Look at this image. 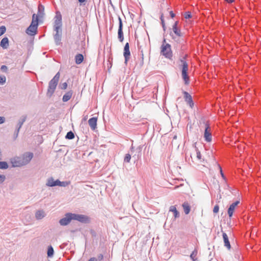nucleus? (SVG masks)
I'll return each mask as SVG.
<instances>
[{"label":"nucleus","mask_w":261,"mask_h":261,"mask_svg":"<svg viewBox=\"0 0 261 261\" xmlns=\"http://www.w3.org/2000/svg\"><path fill=\"white\" fill-rule=\"evenodd\" d=\"M84 60V56L81 54H78L75 57V63L77 64H80Z\"/></svg>","instance_id":"obj_25"},{"label":"nucleus","mask_w":261,"mask_h":261,"mask_svg":"<svg viewBox=\"0 0 261 261\" xmlns=\"http://www.w3.org/2000/svg\"><path fill=\"white\" fill-rule=\"evenodd\" d=\"M44 7L41 4H40L38 7V14L37 15L39 17L42 18L44 15Z\"/></svg>","instance_id":"obj_20"},{"label":"nucleus","mask_w":261,"mask_h":261,"mask_svg":"<svg viewBox=\"0 0 261 261\" xmlns=\"http://www.w3.org/2000/svg\"><path fill=\"white\" fill-rule=\"evenodd\" d=\"M45 212L43 210H38L35 214V217L38 220L42 219L45 217Z\"/></svg>","instance_id":"obj_23"},{"label":"nucleus","mask_w":261,"mask_h":261,"mask_svg":"<svg viewBox=\"0 0 261 261\" xmlns=\"http://www.w3.org/2000/svg\"><path fill=\"white\" fill-rule=\"evenodd\" d=\"M74 137L75 136L74 133L72 131H69L67 133L65 136V138L66 139L71 140L73 139Z\"/></svg>","instance_id":"obj_29"},{"label":"nucleus","mask_w":261,"mask_h":261,"mask_svg":"<svg viewBox=\"0 0 261 261\" xmlns=\"http://www.w3.org/2000/svg\"><path fill=\"white\" fill-rule=\"evenodd\" d=\"M192 17L191 13L190 11H187L185 14V18L186 19H189Z\"/></svg>","instance_id":"obj_38"},{"label":"nucleus","mask_w":261,"mask_h":261,"mask_svg":"<svg viewBox=\"0 0 261 261\" xmlns=\"http://www.w3.org/2000/svg\"><path fill=\"white\" fill-rule=\"evenodd\" d=\"M228 3H232L234 0H225Z\"/></svg>","instance_id":"obj_51"},{"label":"nucleus","mask_w":261,"mask_h":261,"mask_svg":"<svg viewBox=\"0 0 261 261\" xmlns=\"http://www.w3.org/2000/svg\"><path fill=\"white\" fill-rule=\"evenodd\" d=\"M131 159V155L129 153H127L125 154V156L124 159V162L125 163H129Z\"/></svg>","instance_id":"obj_33"},{"label":"nucleus","mask_w":261,"mask_h":261,"mask_svg":"<svg viewBox=\"0 0 261 261\" xmlns=\"http://www.w3.org/2000/svg\"><path fill=\"white\" fill-rule=\"evenodd\" d=\"M123 56L125 59L124 63L126 64L130 56V52L129 51V45L128 42L126 43L124 45Z\"/></svg>","instance_id":"obj_9"},{"label":"nucleus","mask_w":261,"mask_h":261,"mask_svg":"<svg viewBox=\"0 0 261 261\" xmlns=\"http://www.w3.org/2000/svg\"><path fill=\"white\" fill-rule=\"evenodd\" d=\"M239 203L240 201L237 200L230 205L227 211L228 215L230 218H231L232 216L233 213L236 206H237Z\"/></svg>","instance_id":"obj_14"},{"label":"nucleus","mask_w":261,"mask_h":261,"mask_svg":"<svg viewBox=\"0 0 261 261\" xmlns=\"http://www.w3.org/2000/svg\"><path fill=\"white\" fill-rule=\"evenodd\" d=\"M142 148H143V146L141 145H140L136 148V151L137 153V158H138L141 157V151L142 150Z\"/></svg>","instance_id":"obj_32"},{"label":"nucleus","mask_w":261,"mask_h":261,"mask_svg":"<svg viewBox=\"0 0 261 261\" xmlns=\"http://www.w3.org/2000/svg\"><path fill=\"white\" fill-rule=\"evenodd\" d=\"M170 16L172 17V18H173L175 17V14L173 13V11H171L170 12Z\"/></svg>","instance_id":"obj_48"},{"label":"nucleus","mask_w":261,"mask_h":261,"mask_svg":"<svg viewBox=\"0 0 261 261\" xmlns=\"http://www.w3.org/2000/svg\"><path fill=\"white\" fill-rule=\"evenodd\" d=\"M73 92L72 91H69L66 92L63 96L62 100L63 102L68 101L71 97Z\"/></svg>","instance_id":"obj_21"},{"label":"nucleus","mask_w":261,"mask_h":261,"mask_svg":"<svg viewBox=\"0 0 261 261\" xmlns=\"http://www.w3.org/2000/svg\"><path fill=\"white\" fill-rule=\"evenodd\" d=\"M97 118L96 117H92L88 120V123L92 130H95L97 126Z\"/></svg>","instance_id":"obj_16"},{"label":"nucleus","mask_w":261,"mask_h":261,"mask_svg":"<svg viewBox=\"0 0 261 261\" xmlns=\"http://www.w3.org/2000/svg\"><path fill=\"white\" fill-rule=\"evenodd\" d=\"M6 31V28L4 25H2L0 27V36L3 35Z\"/></svg>","instance_id":"obj_36"},{"label":"nucleus","mask_w":261,"mask_h":261,"mask_svg":"<svg viewBox=\"0 0 261 261\" xmlns=\"http://www.w3.org/2000/svg\"><path fill=\"white\" fill-rule=\"evenodd\" d=\"M69 182L66 181H61L59 179H58V186L65 187L69 185Z\"/></svg>","instance_id":"obj_31"},{"label":"nucleus","mask_w":261,"mask_h":261,"mask_svg":"<svg viewBox=\"0 0 261 261\" xmlns=\"http://www.w3.org/2000/svg\"><path fill=\"white\" fill-rule=\"evenodd\" d=\"M11 163L13 167H18L24 166L21 158L19 157H16L12 159Z\"/></svg>","instance_id":"obj_11"},{"label":"nucleus","mask_w":261,"mask_h":261,"mask_svg":"<svg viewBox=\"0 0 261 261\" xmlns=\"http://www.w3.org/2000/svg\"><path fill=\"white\" fill-rule=\"evenodd\" d=\"M38 26V23L35 22V21L31 22V24L26 30V33L30 36L35 35L37 33Z\"/></svg>","instance_id":"obj_5"},{"label":"nucleus","mask_w":261,"mask_h":261,"mask_svg":"<svg viewBox=\"0 0 261 261\" xmlns=\"http://www.w3.org/2000/svg\"><path fill=\"white\" fill-rule=\"evenodd\" d=\"M39 17L37 15H36L35 14H34L32 16V22L35 21V22H37L38 23V20H39Z\"/></svg>","instance_id":"obj_35"},{"label":"nucleus","mask_w":261,"mask_h":261,"mask_svg":"<svg viewBox=\"0 0 261 261\" xmlns=\"http://www.w3.org/2000/svg\"><path fill=\"white\" fill-rule=\"evenodd\" d=\"M166 43L165 39L163 41V44L161 46V54L166 58L171 59L172 57V52L171 48V45L169 43Z\"/></svg>","instance_id":"obj_4"},{"label":"nucleus","mask_w":261,"mask_h":261,"mask_svg":"<svg viewBox=\"0 0 261 261\" xmlns=\"http://www.w3.org/2000/svg\"><path fill=\"white\" fill-rule=\"evenodd\" d=\"M205 128L204 133V138L205 141L207 142H210L212 141V134L210 132V127L207 123L205 124Z\"/></svg>","instance_id":"obj_10"},{"label":"nucleus","mask_w":261,"mask_h":261,"mask_svg":"<svg viewBox=\"0 0 261 261\" xmlns=\"http://www.w3.org/2000/svg\"><path fill=\"white\" fill-rule=\"evenodd\" d=\"M133 150H134V147H133V146H132L130 148L131 151L132 152L133 151Z\"/></svg>","instance_id":"obj_53"},{"label":"nucleus","mask_w":261,"mask_h":261,"mask_svg":"<svg viewBox=\"0 0 261 261\" xmlns=\"http://www.w3.org/2000/svg\"><path fill=\"white\" fill-rule=\"evenodd\" d=\"M5 118L4 117L0 116V124L5 122Z\"/></svg>","instance_id":"obj_46"},{"label":"nucleus","mask_w":261,"mask_h":261,"mask_svg":"<svg viewBox=\"0 0 261 261\" xmlns=\"http://www.w3.org/2000/svg\"><path fill=\"white\" fill-rule=\"evenodd\" d=\"M222 237L224 243V246L228 249H230L231 248V245L228 239V237L227 234L225 232H223Z\"/></svg>","instance_id":"obj_17"},{"label":"nucleus","mask_w":261,"mask_h":261,"mask_svg":"<svg viewBox=\"0 0 261 261\" xmlns=\"http://www.w3.org/2000/svg\"><path fill=\"white\" fill-rule=\"evenodd\" d=\"M19 130H20V129H19V128H16L14 134V139H16L18 137Z\"/></svg>","instance_id":"obj_39"},{"label":"nucleus","mask_w":261,"mask_h":261,"mask_svg":"<svg viewBox=\"0 0 261 261\" xmlns=\"http://www.w3.org/2000/svg\"><path fill=\"white\" fill-rule=\"evenodd\" d=\"M187 56L183 57L182 58L180 59V62L181 63V75L182 77L185 82V84L187 85L189 83V77L188 75V64L187 62L185 61V59Z\"/></svg>","instance_id":"obj_3"},{"label":"nucleus","mask_w":261,"mask_h":261,"mask_svg":"<svg viewBox=\"0 0 261 261\" xmlns=\"http://www.w3.org/2000/svg\"><path fill=\"white\" fill-rule=\"evenodd\" d=\"M72 219L80 222L86 223L89 222V218L85 215L72 213Z\"/></svg>","instance_id":"obj_6"},{"label":"nucleus","mask_w":261,"mask_h":261,"mask_svg":"<svg viewBox=\"0 0 261 261\" xmlns=\"http://www.w3.org/2000/svg\"><path fill=\"white\" fill-rule=\"evenodd\" d=\"M119 20V27L118 30V39L119 41L122 42L124 40L123 33V23L121 18L120 16L118 17Z\"/></svg>","instance_id":"obj_8"},{"label":"nucleus","mask_w":261,"mask_h":261,"mask_svg":"<svg viewBox=\"0 0 261 261\" xmlns=\"http://www.w3.org/2000/svg\"><path fill=\"white\" fill-rule=\"evenodd\" d=\"M6 78L5 75H0V84L3 85L6 83Z\"/></svg>","instance_id":"obj_37"},{"label":"nucleus","mask_w":261,"mask_h":261,"mask_svg":"<svg viewBox=\"0 0 261 261\" xmlns=\"http://www.w3.org/2000/svg\"><path fill=\"white\" fill-rule=\"evenodd\" d=\"M217 165H218V168H219V170H220V174H221V175L222 177L223 178V179L225 181H226V177L225 176V175H224V173H223V172L222 169L221 167V166H220V165H219V164H218Z\"/></svg>","instance_id":"obj_34"},{"label":"nucleus","mask_w":261,"mask_h":261,"mask_svg":"<svg viewBox=\"0 0 261 261\" xmlns=\"http://www.w3.org/2000/svg\"><path fill=\"white\" fill-rule=\"evenodd\" d=\"M8 168V163L5 161H0V169H6Z\"/></svg>","instance_id":"obj_30"},{"label":"nucleus","mask_w":261,"mask_h":261,"mask_svg":"<svg viewBox=\"0 0 261 261\" xmlns=\"http://www.w3.org/2000/svg\"><path fill=\"white\" fill-rule=\"evenodd\" d=\"M219 210V206L218 204H216L215 205L214 209H213V212L214 213H217L218 212Z\"/></svg>","instance_id":"obj_43"},{"label":"nucleus","mask_w":261,"mask_h":261,"mask_svg":"<svg viewBox=\"0 0 261 261\" xmlns=\"http://www.w3.org/2000/svg\"><path fill=\"white\" fill-rule=\"evenodd\" d=\"M59 78L60 73L59 72H58L56 74L54 77L49 81L48 83L47 91L46 93V95L47 97L50 98L54 94L56 89L57 86L58 85Z\"/></svg>","instance_id":"obj_2"},{"label":"nucleus","mask_w":261,"mask_h":261,"mask_svg":"<svg viewBox=\"0 0 261 261\" xmlns=\"http://www.w3.org/2000/svg\"><path fill=\"white\" fill-rule=\"evenodd\" d=\"M88 261H97V259L95 258H91Z\"/></svg>","instance_id":"obj_50"},{"label":"nucleus","mask_w":261,"mask_h":261,"mask_svg":"<svg viewBox=\"0 0 261 261\" xmlns=\"http://www.w3.org/2000/svg\"><path fill=\"white\" fill-rule=\"evenodd\" d=\"M198 253V251L196 249H195L192 252L190 255V258L192 259L193 261H197V258L196 257Z\"/></svg>","instance_id":"obj_28"},{"label":"nucleus","mask_w":261,"mask_h":261,"mask_svg":"<svg viewBox=\"0 0 261 261\" xmlns=\"http://www.w3.org/2000/svg\"><path fill=\"white\" fill-rule=\"evenodd\" d=\"M196 154H197V158L199 160H201V155L200 152L198 149H196Z\"/></svg>","instance_id":"obj_45"},{"label":"nucleus","mask_w":261,"mask_h":261,"mask_svg":"<svg viewBox=\"0 0 261 261\" xmlns=\"http://www.w3.org/2000/svg\"><path fill=\"white\" fill-rule=\"evenodd\" d=\"M33 157V154L32 152H27L24 153L21 158L23 165L28 164Z\"/></svg>","instance_id":"obj_12"},{"label":"nucleus","mask_w":261,"mask_h":261,"mask_svg":"<svg viewBox=\"0 0 261 261\" xmlns=\"http://www.w3.org/2000/svg\"><path fill=\"white\" fill-rule=\"evenodd\" d=\"M162 28H163V30H164V31H165V30H166L165 24H162Z\"/></svg>","instance_id":"obj_52"},{"label":"nucleus","mask_w":261,"mask_h":261,"mask_svg":"<svg viewBox=\"0 0 261 261\" xmlns=\"http://www.w3.org/2000/svg\"><path fill=\"white\" fill-rule=\"evenodd\" d=\"M160 19H161V24H165L163 14L161 15Z\"/></svg>","instance_id":"obj_47"},{"label":"nucleus","mask_w":261,"mask_h":261,"mask_svg":"<svg viewBox=\"0 0 261 261\" xmlns=\"http://www.w3.org/2000/svg\"><path fill=\"white\" fill-rule=\"evenodd\" d=\"M8 68L6 65H2L1 67V70L4 72H7Z\"/></svg>","instance_id":"obj_44"},{"label":"nucleus","mask_w":261,"mask_h":261,"mask_svg":"<svg viewBox=\"0 0 261 261\" xmlns=\"http://www.w3.org/2000/svg\"><path fill=\"white\" fill-rule=\"evenodd\" d=\"M60 87L61 89H66L67 87V84L66 82L63 83L60 85Z\"/></svg>","instance_id":"obj_41"},{"label":"nucleus","mask_w":261,"mask_h":261,"mask_svg":"<svg viewBox=\"0 0 261 261\" xmlns=\"http://www.w3.org/2000/svg\"><path fill=\"white\" fill-rule=\"evenodd\" d=\"M72 220V213H67L65 215V217L64 218L60 220L59 223L61 226H66Z\"/></svg>","instance_id":"obj_7"},{"label":"nucleus","mask_w":261,"mask_h":261,"mask_svg":"<svg viewBox=\"0 0 261 261\" xmlns=\"http://www.w3.org/2000/svg\"><path fill=\"white\" fill-rule=\"evenodd\" d=\"M54 30L56 34L54 38L56 45H59L61 43L62 30V16L60 12H57L55 17Z\"/></svg>","instance_id":"obj_1"},{"label":"nucleus","mask_w":261,"mask_h":261,"mask_svg":"<svg viewBox=\"0 0 261 261\" xmlns=\"http://www.w3.org/2000/svg\"><path fill=\"white\" fill-rule=\"evenodd\" d=\"M178 22L177 21L175 22L172 26V30L175 34H176L177 36L180 37L182 35L180 32V30L178 28Z\"/></svg>","instance_id":"obj_18"},{"label":"nucleus","mask_w":261,"mask_h":261,"mask_svg":"<svg viewBox=\"0 0 261 261\" xmlns=\"http://www.w3.org/2000/svg\"><path fill=\"white\" fill-rule=\"evenodd\" d=\"M141 60L139 62V65L140 66H142L144 64V55L143 54V51H141Z\"/></svg>","instance_id":"obj_40"},{"label":"nucleus","mask_w":261,"mask_h":261,"mask_svg":"<svg viewBox=\"0 0 261 261\" xmlns=\"http://www.w3.org/2000/svg\"><path fill=\"white\" fill-rule=\"evenodd\" d=\"M27 118V115L22 116L18 120L16 128H19V129H20L23 123L25 121Z\"/></svg>","instance_id":"obj_22"},{"label":"nucleus","mask_w":261,"mask_h":261,"mask_svg":"<svg viewBox=\"0 0 261 261\" xmlns=\"http://www.w3.org/2000/svg\"><path fill=\"white\" fill-rule=\"evenodd\" d=\"M58 179L54 180L53 177H50L47 179L46 186L49 187L58 186Z\"/></svg>","instance_id":"obj_15"},{"label":"nucleus","mask_w":261,"mask_h":261,"mask_svg":"<svg viewBox=\"0 0 261 261\" xmlns=\"http://www.w3.org/2000/svg\"><path fill=\"white\" fill-rule=\"evenodd\" d=\"M184 98L187 103L192 108L194 107V103L192 99V97L188 92L184 91Z\"/></svg>","instance_id":"obj_13"},{"label":"nucleus","mask_w":261,"mask_h":261,"mask_svg":"<svg viewBox=\"0 0 261 261\" xmlns=\"http://www.w3.org/2000/svg\"><path fill=\"white\" fill-rule=\"evenodd\" d=\"M77 1L80 3V4H82L86 1V0H77Z\"/></svg>","instance_id":"obj_49"},{"label":"nucleus","mask_w":261,"mask_h":261,"mask_svg":"<svg viewBox=\"0 0 261 261\" xmlns=\"http://www.w3.org/2000/svg\"><path fill=\"white\" fill-rule=\"evenodd\" d=\"M1 46L4 49H7L9 46V39L7 37H4L0 42Z\"/></svg>","instance_id":"obj_19"},{"label":"nucleus","mask_w":261,"mask_h":261,"mask_svg":"<svg viewBox=\"0 0 261 261\" xmlns=\"http://www.w3.org/2000/svg\"><path fill=\"white\" fill-rule=\"evenodd\" d=\"M176 138V136L174 137V139H175Z\"/></svg>","instance_id":"obj_54"},{"label":"nucleus","mask_w":261,"mask_h":261,"mask_svg":"<svg viewBox=\"0 0 261 261\" xmlns=\"http://www.w3.org/2000/svg\"><path fill=\"white\" fill-rule=\"evenodd\" d=\"M182 206L184 208L185 213L186 215L189 214L191 210V207L188 202H185L184 203H182Z\"/></svg>","instance_id":"obj_24"},{"label":"nucleus","mask_w":261,"mask_h":261,"mask_svg":"<svg viewBox=\"0 0 261 261\" xmlns=\"http://www.w3.org/2000/svg\"><path fill=\"white\" fill-rule=\"evenodd\" d=\"M170 211L174 213V216L175 218L179 217V213L176 210L175 206H171L170 207Z\"/></svg>","instance_id":"obj_27"},{"label":"nucleus","mask_w":261,"mask_h":261,"mask_svg":"<svg viewBox=\"0 0 261 261\" xmlns=\"http://www.w3.org/2000/svg\"><path fill=\"white\" fill-rule=\"evenodd\" d=\"M6 179V176L4 175L0 174V184H2Z\"/></svg>","instance_id":"obj_42"},{"label":"nucleus","mask_w":261,"mask_h":261,"mask_svg":"<svg viewBox=\"0 0 261 261\" xmlns=\"http://www.w3.org/2000/svg\"><path fill=\"white\" fill-rule=\"evenodd\" d=\"M54 250L52 246L50 245L47 248V257H51L54 255Z\"/></svg>","instance_id":"obj_26"}]
</instances>
